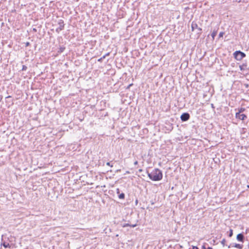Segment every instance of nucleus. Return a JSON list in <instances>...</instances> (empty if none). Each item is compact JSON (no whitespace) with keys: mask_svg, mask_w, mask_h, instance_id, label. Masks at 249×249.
I'll return each instance as SVG.
<instances>
[{"mask_svg":"<svg viewBox=\"0 0 249 249\" xmlns=\"http://www.w3.org/2000/svg\"><path fill=\"white\" fill-rule=\"evenodd\" d=\"M232 247H234L239 249H242L243 248V246L239 244L234 243L233 244Z\"/></svg>","mask_w":249,"mask_h":249,"instance_id":"10","label":"nucleus"},{"mask_svg":"<svg viewBox=\"0 0 249 249\" xmlns=\"http://www.w3.org/2000/svg\"><path fill=\"white\" fill-rule=\"evenodd\" d=\"M59 51H58V52L59 53H62L64 50L65 49V48L64 47H60L59 49Z\"/></svg>","mask_w":249,"mask_h":249,"instance_id":"13","label":"nucleus"},{"mask_svg":"<svg viewBox=\"0 0 249 249\" xmlns=\"http://www.w3.org/2000/svg\"><path fill=\"white\" fill-rule=\"evenodd\" d=\"M30 45V43L29 42H27L25 43V46L26 47L29 46Z\"/></svg>","mask_w":249,"mask_h":249,"instance_id":"22","label":"nucleus"},{"mask_svg":"<svg viewBox=\"0 0 249 249\" xmlns=\"http://www.w3.org/2000/svg\"><path fill=\"white\" fill-rule=\"evenodd\" d=\"M202 249H206L205 244L202 246Z\"/></svg>","mask_w":249,"mask_h":249,"instance_id":"27","label":"nucleus"},{"mask_svg":"<svg viewBox=\"0 0 249 249\" xmlns=\"http://www.w3.org/2000/svg\"><path fill=\"white\" fill-rule=\"evenodd\" d=\"M225 242H226V239H223L221 241V244L223 245V246H225Z\"/></svg>","mask_w":249,"mask_h":249,"instance_id":"16","label":"nucleus"},{"mask_svg":"<svg viewBox=\"0 0 249 249\" xmlns=\"http://www.w3.org/2000/svg\"><path fill=\"white\" fill-rule=\"evenodd\" d=\"M146 173L149 178L152 181H158L161 180L162 178V172L158 168L154 169L150 173L146 171Z\"/></svg>","mask_w":249,"mask_h":249,"instance_id":"1","label":"nucleus"},{"mask_svg":"<svg viewBox=\"0 0 249 249\" xmlns=\"http://www.w3.org/2000/svg\"><path fill=\"white\" fill-rule=\"evenodd\" d=\"M245 236L242 233H240L237 235L236 239L241 242H244Z\"/></svg>","mask_w":249,"mask_h":249,"instance_id":"7","label":"nucleus"},{"mask_svg":"<svg viewBox=\"0 0 249 249\" xmlns=\"http://www.w3.org/2000/svg\"><path fill=\"white\" fill-rule=\"evenodd\" d=\"M239 68L241 71L247 69V63H243L242 65L239 66Z\"/></svg>","mask_w":249,"mask_h":249,"instance_id":"9","label":"nucleus"},{"mask_svg":"<svg viewBox=\"0 0 249 249\" xmlns=\"http://www.w3.org/2000/svg\"><path fill=\"white\" fill-rule=\"evenodd\" d=\"M192 249H199L196 246H193Z\"/></svg>","mask_w":249,"mask_h":249,"instance_id":"25","label":"nucleus"},{"mask_svg":"<svg viewBox=\"0 0 249 249\" xmlns=\"http://www.w3.org/2000/svg\"><path fill=\"white\" fill-rule=\"evenodd\" d=\"M211 106L212 108L214 110V108H215V107H214V105H213V104H211Z\"/></svg>","mask_w":249,"mask_h":249,"instance_id":"23","label":"nucleus"},{"mask_svg":"<svg viewBox=\"0 0 249 249\" xmlns=\"http://www.w3.org/2000/svg\"><path fill=\"white\" fill-rule=\"evenodd\" d=\"M116 193L119 195L120 194V191L119 188H117L116 190Z\"/></svg>","mask_w":249,"mask_h":249,"instance_id":"20","label":"nucleus"},{"mask_svg":"<svg viewBox=\"0 0 249 249\" xmlns=\"http://www.w3.org/2000/svg\"><path fill=\"white\" fill-rule=\"evenodd\" d=\"M192 31H194L195 29H197L198 30L197 34H201L202 29L198 27L197 23L194 21H193L191 25Z\"/></svg>","mask_w":249,"mask_h":249,"instance_id":"4","label":"nucleus"},{"mask_svg":"<svg viewBox=\"0 0 249 249\" xmlns=\"http://www.w3.org/2000/svg\"><path fill=\"white\" fill-rule=\"evenodd\" d=\"M136 226V224H134V225H130V227H135Z\"/></svg>","mask_w":249,"mask_h":249,"instance_id":"28","label":"nucleus"},{"mask_svg":"<svg viewBox=\"0 0 249 249\" xmlns=\"http://www.w3.org/2000/svg\"><path fill=\"white\" fill-rule=\"evenodd\" d=\"M130 226V225L129 224L127 223V224H124V225L123 226V227H126Z\"/></svg>","mask_w":249,"mask_h":249,"instance_id":"21","label":"nucleus"},{"mask_svg":"<svg viewBox=\"0 0 249 249\" xmlns=\"http://www.w3.org/2000/svg\"><path fill=\"white\" fill-rule=\"evenodd\" d=\"M138 163V161L136 160L134 162V164L136 165H137Z\"/></svg>","mask_w":249,"mask_h":249,"instance_id":"29","label":"nucleus"},{"mask_svg":"<svg viewBox=\"0 0 249 249\" xmlns=\"http://www.w3.org/2000/svg\"><path fill=\"white\" fill-rule=\"evenodd\" d=\"M247 187H248V188H249V185H247Z\"/></svg>","mask_w":249,"mask_h":249,"instance_id":"37","label":"nucleus"},{"mask_svg":"<svg viewBox=\"0 0 249 249\" xmlns=\"http://www.w3.org/2000/svg\"><path fill=\"white\" fill-rule=\"evenodd\" d=\"M207 249H213L212 247H208Z\"/></svg>","mask_w":249,"mask_h":249,"instance_id":"32","label":"nucleus"},{"mask_svg":"<svg viewBox=\"0 0 249 249\" xmlns=\"http://www.w3.org/2000/svg\"><path fill=\"white\" fill-rule=\"evenodd\" d=\"M109 54H110V53H106L104 56H105V57H106V56H109Z\"/></svg>","mask_w":249,"mask_h":249,"instance_id":"24","label":"nucleus"},{"mask_svg":"<svg viewBox=\"0 0 249 249\" xmlns=\"http://www.w3.org/2000/svg\"><path fill=\"white\" fill-rule=\"evenodd\" d=\"M137 203H138V200H136V203L137 204Z\"/></svg>","mask_w":249,"mask_h":249,"instance_id":"36","label":"nucleus"},{"mask_svg":"<svg viewBox=\"0 0 249 249\" xmlns=\"http://www.w3.org/2000/svg\"><path fill=\"white\" fill-rule=\"evenodd\" d=\"M132 84H130V85L128 86L127 88H129L131 86H132Z\"/></svg>","mask_w":249,"mask_h":249,"instance_id":"33","label":"nucleus"},{"mask_svg":"<svg viewBox=\"0 0 249 249\" xmlns=\"http://www.w3.org/2000/svg\"><path fill=\"white\" fill-rule=\"evenodd\" d=\"M234 57L238 61H241L243 58L245 57L246 55L241 51H236L233 54Z\"/></svg>","mask_w":249,"mask_h":249,"instance_id":"2","label":"nucleus"},{"mask_svg":"<svg viewBox=\"0 0 249 249\" xmlns=\"http://www.w3.org/2000/svg\"><path fill=\"white\" fill-rule=\"evenodd\" d=\"M105 58V56H103L102 57L98 59V61L99 62H101L102 60Z\"/></svg>","mask_w":249,"mask_h":249,"instance_id":"17","label":"nucleus"},{"mask_svg":"<svg viewBox=\"0 0 249 249\" xmlns=\"http://www.w3.org/2000/svg\"><path fill=\"white\" fill-rule=\"evenodd\" d=\"M106 164H107V165H108V166H111V167H112V165H110V162H107Z\"/></svg>","mask_w":249,"mask_h":249,"instance_id":"26","label":"nucleus"},{"mask_svg":"<svg viewBox=\"0 0 249 249\" xmlns=\"http://www.w3.org/2000/svg\"><path fill=\"white\" fill-rule=\"evenodd\" d=\"M27 69V67L25 65H23L22 68V70L23 71H26Z\"/></svg>","mask_w":249,"mask_h":249,"instance_id":"18","label":"nucleus"},{"mask_svg":"<svg viewBox=\"0 0 249 249\" xmlns=\"http://www.w3.org/2000/svg\"><path fill=\"white\" fill-rule=\"evenodd\" d=\"M231 245H229V246H228V248H231Z\"/></svg>","mask_w":249,"mask_h":249,"instance_id":"35","label":"nucleus"},{"mask_svg":"<svg viewBox=\"0 0 249 249\" xmlns=\"http://www.w3.org/2000/svg\"><path fill=\"white\" fill-rule=\"evenodd\" d=\"M232 235H233V231H232V230L230 229L228 236L229 237H231Z\"/></svg>","mask_w":249,"mask_h":249,"instance_id":"14","label":"nucleus"},{"mask_svg":"<svg viewBox=\"0 0 249 249\" xmlns=\"http://www.w3.org/2000/svg\"><path fill=\"white\" fill-rule=\"evenodd\" d=\"M216 34H217V31H214H214L212 32V34H211V36H212V38H213V39H214V37H215V36H216Z\"/></svg>","mask_w":249,"mask_h":249,"instance_id":"12","label":"nucleus"},{"mask_svg":"<svg viewBox=\"0 0 249 249\" xmlns=\"http://www.w3.org/2000/svg\"><path fill=\"white\" fill-rule=\"evenodd\" d=\"M190 115L187 112L183 113L180 116V119L182 122H186L189 120Z\"/></svg>","mask_w":249,"mask_h":249,"instance_id":"5","label":"nucleus"},{"mask_svg":"<svg viewBox=\"0 0 249 249\" xmlns=\"http://www.w3.org/2000/svg\"><path fill=\"white\" fill-rule=\"evenodd\" d=\"M1 245L5 249L11 248V245H10L9 241L3 240V239L2 240Z\"/></svg>","mask_w":249,"mask_h":249,"instance_id":"8","label":"nucleus"},{"mask_svg":"<svg viewBox=\"0 0 249 249\" xmlns=\"http://www.w3.org/2000/svg\"><path fill=\"white\" fill-rule=\"evenodd\" d=\"M245 110V108L241 107L239 109L238 112L239 113H241L242 112H243Z\"/></svg>","mask_w":249,"mask_h":249,"instance_id":"15","label":"nucleus"},{"mask_svg":"<svg viewBox=\"0 0 249 249\" xmlns=\"http://www.w3.org/2000/svg\"><path fill=\"white\" fill-rule=\"evenodd\" d=\"M142 169H140L139 170V172H142Z\"/></svg>","mask_w":249,"mask_h":249,"instance_id":"30","label":"nucleus"},{"mask_svg":"<svg viewBox=\"0 0 249 249\" xmlns=\"http://www.w3.org/2000/svg\"><path fill=\"white\" fill-rule=\"evenodd\" d=\"M58 24L59 25V27L56 29L55 31L57 33H59L61 31L64 29L65 24L64 23V21L62 19H59L58 21Z\"/></svg>","mask_w":249,"mask_h":249,"instance_id":"3","label":"nucleus"},{"mask_svg":"<svg viewBox=\"0 0 249 249\" xmlns=\"http://www.w3.org/2000/svg\"><path fill=\"white\" fill-rule=\"evenodd\" d=\"M244 63H247V62H246V61L245 62H244Z\"/></svg>","mask_w":249,"mask_h":249,"instance_id":"39","label":"nucleus"},{"mask_svg":"<svg viewBox=\"0 0 249 249\" xmlns=\"http://www.w3.org/2000/svg\"><path fill=\"white\" fill-rule=\"evenodd\" d=\"M126 173H129L128 171H126Z\"/></svg>","mask_w":249,"mask_h":249,"instance_id":"38","label":"nucleus"},{"mask_svg":"<svg viewBox=\"0 0 249 249\" xmlns=\"http://www.w3.org/2000/svg\"><path fill=\"white\" fill-rule=\"evenodd\" d=\"M235 117L236 119L244 121L247 119V116L244 114H241L239 112H236L235 114Z\"/></svg>","mask_w":249,"mask_h":249,"instance_id":"6","label":"nucleus"},{"mask_svg":"<svg viewBox=\"0 0 249 249\" xmlns=\"http://www.w3.org/2000/svg\"><path fill=\"white\" fill-rule=\"evenodd\" d=\"M11 98V96H8L7 97H6V98Z\"/></svg>","mask_w":249,"mask_h":249,"instance_id":"34","label":"nucleus"},{"mask_svg":"<svg viewBox=\"0 0 249 249\" xmlns=\"http://www.w3.org/2000/svg\"><path fill=\"white\" fill-rule=\"evenodd\" d=\"M33 31H34V32H36V28H34V29H33Z\"/></svg>","mask_w":249,"mask_h":249,"instance_id":"31","label":"nucleus"},{"mask_svg":"<svg viewBox=\"0 0 249 249\" xmlns=\"http://www.w3.org/2000/svg\"><path fill=\"white\" fill-rule=\"evenodd\" d=\"M118 197L121 199H124L125 197V195L124 193H120L118 195Z\"/></svg>","mask_w":249,"mask_h":249,"instance_id":"11","label":"nucleus"},{"mask_svg":"<svg viewBox=\"0 0 249 249\" xmlns=\"http://www.w3.org/2000/svg\"><path fill=\"white\" fill-rule=\"evenodd\" d=\"M224 34V33L223 32H220L219 34V36H219V38L223 37Z\"/></svg>","mask_w":249,"mask_h":249,"instance_id":"19","label":"nucleus"}]
</instances>
